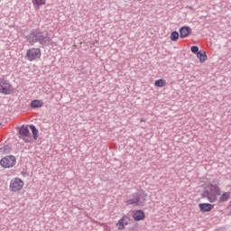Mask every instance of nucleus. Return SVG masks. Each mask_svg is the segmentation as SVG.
I'll use <instances>...</instances> for the list:
<instances>
[{"label":"nucleus","mask_w":231,"mask_h":231,"mask_svg":"<svg viewBox=\"0 0 231 231\" xmlns=\"http://www.w3.org/2000/svg\"><path fill=\"white\" fill-rule=\"evenodd\" d=\"M134 221H142L145 219V213L143 210H137L133 216Z\"/></svg>","instance_id":"nucleus-11"},{"label":"nucleus","mask_w":231,"mask_h":231,"mask_svg":"<svg viewBox=\"0 0 231 231\" xmlns=\"http://www.w3.org/2000/svg\"><path fill=\"white\" fill-rule=\"evenodd\" d=\"M31 1L35 10H39L41 6H44V5H46V0H31Z\"/></svg>","instance_id":"nucleus-13"},{"label":"nucleus","mask_w":231,"mask_h":231,"mask_svg":"<svg viewBox=\"0 0 231 231\" xmlns=\"http://www.w3.org/2000/svg\"><path fill=\"white\" fill-rule=\"evenodd\" d=\"M18 137L20 138V140H23L25 143H32L33 142L32 134L30 133L28 126L26 125H22L18 129Z\"/></svg>","instance_id":"nucleus-4"},{"label":"nucleus","mask_w":231,"mask_h":231,"mask_svg":"<svg viewBox=\"0 0 231 231\" xmlns=\"http://www.w3.org/2000/svg\"><path fill=\"white\" fill-rule=\"evenodd\" d=\"M23 187L24 181H23V180L19 179L18 177L14 178L9 185L11 192H19V190H23Z\"/></svg>","instance_id":"nucleus-7"},{"label":"nucleus","mask_w":231,"mask_h":231,"mask_svg":"<svg viewBox=\"0 0 231 231\" xmlns=\"http://www.w3.org/2000/svg\"><path fill=\"white\" fill-rule=\"evenodd\" d=\"M199 208H200V212H210L214 208V206L208 203H201L199 204Z\"/></svg>","instance_id":"nucleus-10"},{"label":"nucleus","mask_w":231,"mask_h":231,"mask_svg":"<svg viewBox=\"0 0 231 231\" xmlns=\"http://www.w3.org/2000/svg\"><path fill=\"white\" fill-rule=\"evenodd\" d=\"M170 39L173 42L178 41V39H180V32H178L177 31L172 32L171 33Z\"/></svg>","instance_id":"nucleus-18"},{"label":"nucleus","mask_w":231,"mask_h":231,"mask_svg":"<svg viewBox=\"0 0 231 231\" xmlns=\"http://www.w3.org/2000/svg\"><path fill=\"white\" fill-rule=\"evenodd\" d=\"M7 147H8V146H5V147H4V150H5V152H6Z\"/></svg>","instance_id":"nucleus-22"},{"label":"nucleus","mask_w":231,"mask_h":231,"mask_svg":"<svg viewBox=\"0 0 231 231\" xmlns=\"http://www.w3.org/2000/svg\"><path fill=\"white\" fill-rule=\"evenodd\" d=\"M190 51H192L193 53H195L196 55H198V53H199V47L198 46H191L190 48Z\"/></svg>","instance_id":"nucleus-20"},{"label":"nucleus","mask_w":231,"mask_h":231,"mask_svg":"<svg viewBox=\"0 0 231 231\" xmlns=\"http://www.w3.org/2000/svg\"><path fill=\"white\" fill-rule=\"evenodd\" d=\"M216 231H226V229H225L224 227H220V228L217 229Z\"/></svg>","instance_id":"nucleus-21"},{"label":"nucleus","mask_w":231,"mask_h":231,"mask_svg":"<svg viewBox=\"0 0 231 231\" xmlns=\"http://www.w3.org/2000/svg\"><path fill=\"white\" fill-rule=\"evenodd\" d=\"M32 133V138L33 140H37L39 138V129L33 125H29Z\"/></svg>","instance_id":"nucleus-16"},{"label":"nucleus","mask_w":231,"mask_h":231,"mask_svg":"<svg viewBox=\"0 0 231 231\" xmlns=\"http://www.w3.org/2000/svg\"><path fill=\"white\" fill-rule=\"evenodd\" d=\"M44 106V103L39 99H34L31 102V107L32 109H38L39 107H42Z\"/></svg>","instance_id":"nucleus-15"},{"label":"nucleus","mask_w":231,"mask_h":231,"mask_svg":"<svg viewBox=\"0 0 231 231\" xmlns=\"http://www.w3.org/2000/svg\"><path fill=\"white\" fill-rule=\"evenodd\" d=\"M129 217H123L121 219L118 221L119 225V230H124L125 228L126 225H129Z\"/></svg>","instance_id":"nucleus-12"},{"label":"nucleus","mask_w":231,"mask_h":231,"mask_svg":"<svg viewBox=\"0 0 231 231\" xmlns=\"http://www.w3.org/2000/svg\"><path fill=\"white\" fill-rule=\"evenodd\" d=\"M0 125H2V124L0 123Z\"/></svg>","instance_id":"nucleus-24"},{"label":"nucleus","mask_w":231,"mask_h":231,"mask_svg":"<svg viewBox=\"0 0 231 231\" xmlns=\"http://www.w3.org/2000/svg\"><path fill=\"white\" fill-rule=\"evenodd\" d=\"M230 199V192H224L219 198V203H226Z\"/></svg>","instance_id":"nucleus-17"},{"label":"nucleus","mask_w":231,"mask_h":231,"mask_svg":"<svg viewBox=\"0 0 231 231\" xmlns=\"http://www.w3.org/2000/svg\"><path fill=\"white\" fill-rule=\"evenodd\" d=\"M41 55L42 52L41 51V48H31L28 49L25 54L26 60L29 62H33V60H37V59H41Z\"/></svg>","instance_id":"nucleus-6"},{"label":"nucleus","mask_w":231,"mask_h":231,"mask_svg":"<svg viewBox=\"0 0 231 231\" xmlns=\"http://www.w3.org/2000/svg\"><path fill=\"white\" fill-rule=\"evenodd\" d=\"M15 163H17V160L14 155L5 156L0 161V165L5 169H11V167H14V165H15Z\"/></svg>","instance_id":"nucleus-8"},{"label":"nucleus","mask_w":231,"mask_h":231,"mask_svg":"<svg viewBox=\"0 0 231 231\" xmlns=\"http://www.w3.org/2000/svg\"><path fill=\"white\" fill-rule=\"evenodd\" d=\"M141 122H145V120L144 119H141Z\"/></svg>","instance_id":"nucleus-23"},{"label":"nucleus","mask_w":231,"mask_h":231,"mask_svg":"<svg viewBox=\"0 0 231 231\" xmlns=\"http://www.w3.org/2000/svg\"><path fill=\"white\" fill-rule=\"evenodd\" d=\"M26 42H29L31 46H34L35 43L39 42L42 48L50 46L51 44V38L48 32H42L41 29H33L31 32L25 36Z\"/></svg>","instance_id":"nucleus-1"},{"label":"nucleus","mask_w":231,"mask_h":231,"mask_svg":"<svg viewBox=\"0 0 231 231\" xmlns=\"http://www.w3.org/2000/svg\"><path fill=\"white\" fill-rule=\"evenodd\" d=\"M197 57L199 58V60L201 64L207 61V59H208L207 52L205 51H200L199 52H198Z\"/></svg>","instance_id":"nucleus-14"},{"label":"nucleus","mask_w":231,"mask_h":231,"mask_svg":"<svg viewBox=\"0 0 231 231\" xmlns=\"http://www.w3.org/2000/svg\"><path fill=\"white\" fill-rule=\"evenodd\" d=\"M146 200L147 194H145V191L143 189H137L126 197L125 203L127 206L132 205V207H143Z\"/></svg>","instance_id":"nucleus-2"},{"label":"nucleus","mask_w":231,"mask_h":231,"mask_svg":"<svg viewBox=\"0 0 231 231\" xmlns=\"http://www.w3.org/2000/svg\"><path fill=\"white\" fill-rule=\"evenodd\" d=\"M180 39H185L189 37L190 33H192V29L189 26H182L179 30Z\"/></svg>","instance_id":"nucleus-9"},{"label":"nucleus","mask_w":231,"mask_h":231,"mask_svg":"<svg viewBox=\"0 0 231 231\" xmlns=\"http://www.w3.org/2000/svg\"><path fill=\"white\" fill-rule=\"evenodd\" d=\"M0 93L2 95H12L14 93V87L5 78H0Z\"/></svg>","instance_id":"nucleus-5"},{"label":"nucleus","mask_w":231,"mask_h":231,"mask_svg":"<svg viewBox=\"0 0 231 231\" xmlns=\"http://www.w3.org/2000/svg\"><path fill=\"white\" fill-rule=\"evenodd\" d=\"M217 196H221V188H219V183L214 182L208 183L201 194L202 199H208L209 203H216L217 201Z\"/></svg>","instance_id":"nucleus-3"},{"label":"nucleus","mask_w":231,"mask_h":231,"mask_svg":"<svg viewBox=\"0 0 231 231\" xmlns=\"http://www.w3.org/2000/svg\"><path fill=\"white\" fill-rule=\"evenodd\" d=\"M165 84H167L165 79H161L155 80L154 86H156V88H163V86H165Z\"/></svg>","instance_id":"nucleus-19"}]
</instances>
